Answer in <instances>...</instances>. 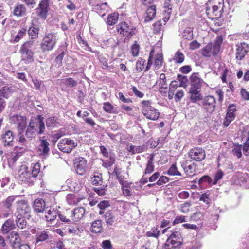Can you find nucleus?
I'll return each mask as SVG.
<instances>
[{
    "instance_id": "1",
    "label": "nucleus",
    "mask_w": 249,
    "mask_h": 249,
    "mask_svg": "<svg viewBox=\"0 0 249 249\" xmlns=\"http://www.w3.org/2000/svg\"><path fill=\"white\" fill-rule=\"evenodd\" d=\"M116 30L121 37L124 38V42H128L130 39L138 33L135 27L124 21L116 25Z\"/></svg>"
},
{
    "instance_id": "2",
    "label": "nucleus",
    "mask_w": 249,
    "mask_h": 249,
    "mask_svg": "<svg viewBox=\"0 0 249 249\" xmlns=\"http://www.w3.org/2000/svg\"><path fill=\"white\" fill-rule=\"evenodd\" d=\"M33 44V41H27L22 45L19 50L21 60L24 61L26 64L34 61V53L32 50Z\"/></svg>"
},
{
    "instance_id": "3",
    "label": "nucleus",
    "mask_w": 249,
    "mask_h": 249,
    "mask_svg": "<svg viewBox=\"0 0 249 249\" xmlns=\"http://www.w3.org/2000/svg\"><path fill=\"white\" fill-rule=\"evenodd\" d=\"M57 40L56 34L55 33L46 34L41 44V49L43 52L49 51L53 49Z\"/></svg>"
},
{
    "instance_id": "4",
    "label": "nucleus",
    "mask_w": 249,
    "mask_h": 249,
    "mask_svg": "<svg viewBox=\"0 0 249 249\" xmlns=\"http://www.w3.org/2000/svg\"><path fill=\"white\" fill-rule=\"evenodd\" d=\"M28 126L35 131L37 134H43L45 129L43 117L38 115L36 118L31 119Z\"/></svg>"
},
{
    "instance_id": "5",
    "label": "nucleus",
    "mask_w": 249,
    "mask_h": 249,
    "mask_svg": "<svg viewBox=\"0 0 249 249\" xmlns=\"http://www.w3.org/2000/svg\"><path fill=\"white\" fill-rule=\"evenodd\" d=\"M10 122L17 125L18 133L21 134L23 133L27 125L26 117L21 115L14 114L10 117Z\"/></svg>"
},
{
    "instance_id": "6",
    "label": "nucleus",
    "mask_w": 249,
    "mask_h": 249,
    "mask_svg": "<svg viewBox=\"0 0 249 249\" xmlns=\"http://www.w3.org/2000/svg\"><path fill=\"white\" fill-rule=\"evenodd\" d=\"M16 213L17 215H21L30 217L31 208L28 205L27 201L25 200H18L16 201Z\"/></svg>"
},
{
    "instance_id": "7",
    "label": "nucleus",
    "mask_w": 249,
    "mask_h": 249,
    "mask_svg": "<svg viewBox=\"0 0 249 249\" xmlns=\"http://www.w3.org/2000/svg\"><path fill=\"white\" fill-rule=\"evenodd\" d=\"M77 145V142L69 138H64L59 141L58 147L63 152L69 153Z\"/></svg>"
},
{
    "instance_id": "8",
    "label": "nucleus",
    "mask_w": 249,
    "mask_h": 249,
    "mask_svg": "<svg viewBox=\"0 0 249 249\" xmlns=\"http://www.w3.org/2000/svg\"><path fill=\"white\" fill-rule=\"evenodd\" d=\"M216 2L219 4V7L212 4L210 5L212 6L211 7H208V5L206 7V14L208 18L212 19H217L222 16V11L224 6L220 5L219 1H216Z\"/></svg>"
},
{
    "instance_id": "9",
    "label": "nucleus",
    "mask_w": 249,
    "mask_h": 249,
    "mask_svg": "<svg viewBox=\"0 0 249 249\" xmlns=\"http://www.w3.org/2000/svg\"><path fill=\"white\" fill-rule=\"evenodd\" d=\"M153 54L154 50H152L150 52L147 64L146 67H145L146 61L142 58H139L136 63V70L137 72H141L143 70L147 71L150 69L153 64Z\"/></svg>"
},
{
    "instance_id": "10",
    "label": "nucleus",
    "mask_w": 249,
    "mask_h": 249,
    "mask_svg": "<svg viewBox=\"0 0 249 249\" xmlns=\"http://www.w3.org/2000/svg\"><path fill=\"white\" fill-rule=\"evenodd\" d=\"M32 178L31 170L25 165H21L18 169V181L21 183H29Z\"/></svg>"
},
{
    "instance_id": "11",
    "label": "nucleus",
    "mask_w": 249,
    "mask_h": 249,
    "mask_svg": "<svg viewBox=\"0 0 249 249\" xmlns=\"http://www.w3.org/2000/svg\"><path fill=\"white\" fill-rule=\"evenodd\" d=\"M237 111V107L234 104H230L227 109L226 115L224 120L223 125L228 127L231 123L234 120L236 116L235 112Z\"/></svg>"
},
{
    "instance_id": "12",
    "label": "nucleus",
    "mask_w": 249,
    "mask_h": 249,
    "mask_svg": "<svg viewBox=\"0 0 249 249\" xmlns=\"http://www.w3.org/2000/svg\"><path fill=\"white\" fill-rule=\"evenodd\" d=\"M49 8V0H41L38 7L36 9V13L37 17L42 19L47 18Z\"/></svg>"
},
{
    "instance_id": "13",
    "label": "nucleus",
    "mask_w": 249,
    "mask_h": 249,
    "mask_svg": "<svg viewBox=\"0 0 249 249\" xmlns=\"http://www.w3.org/2000/svg\"><path fill=\"white\" fill-rule=\"evenodd\" d=\"M216 101L213 96L205 97L202 101L203 108L208 112L212 113L215 109Z\"/></svg>"
},
{
    "instance_id": "14",
    "label": "nucleus",
    "mask_w": 249,
    "mask_h": 249,
    "mask_svg": "<svg viewBox=\"0 0 249 249\" xmlns=\"http://www.w3.org/2000/svg\"><path fill=\"white\" fill-rule=\"evenodd\" d=\"M236 47V58L241 60L249 52V45L245 42H242L237 44Z\"/></svg>"
},
{
    "instance_id": "15",
    "label": "nucleus",
    "mask_w": 249,
    "mask_h": 249,
    "mask_svg": "<svg viewBox=\"0 0 249 249\" xmlns=\"http://www.w3.org/2000/svg\"><path fill=\"white\" fill-rule=\"evenodd\" d=\"M190 158L196 161H200L204 159L206 153L204 150L201 148L192 149L189 153Z\"/></svg>"
},
{
    "instance_id": "16",
    "label": "nucleus",
    "mask_w": 249,
    "mask_h": 249,
    "mask_svg": "<svg viewBox=\"0 0 249 249\" xmlns=\"http://www.w3.org/2000/svg\"><path fill=\"white\" fill-rule=\"evenodd\" d=\"M15 134L10 130L6 131L1 136V142L4 146H13Z\"/></svg>"
},
{
    "instance_id": "17",
    "label": "nucleus",
    "mask_w": 249,
    "mask_h": 249,
    "mask_svg": "<svg viewBox=\"0 0 249 249\" xmlns=\"http://www.w3.org/2000/svg\"><path fill=\"white\" fill-rule=\"evenodd\" d=\"M75 165L77 174L83 175L86 173L87 170V161L84 158H78L76 160Z\"/></svg>"
},
{
    "instance_id": "18",
    "label": "nucleus",
    "mask_w": 249,
    "mask_h": 249,
    "mask_svg": "<svg viewBox=\"0 0 249 249\" xmlns=\"http://www.w3.org/2000/svg\"><path fill=\"white\" fill-rule=\"evenodd\" d=\"M156 84L157 85L159 91L160 93H165L167 92L168 84L164 73L160 74L159 79L157 81Z\"/></svg>"
},
{
    "instance_id": "19",
    "label": "nucleus",
    "mask_w": 249,
    "mask_h": 249,
    "mask_svg": "<svg viewBox=\"0 0 249 249\" xmlns=\"http://www.w3.org/2000/svg\"><path fill=\"white\" fill-rule=\"evenodd\" d=\"M8 239L13 248H18L20 245L21 238L17 232L15 231L11 232L8 235Z\"/></svg>"
},
{
    "instance_id": "20",
    "label": "nucleus",
    "mask_w": 249,
    "mask_h": 249,
    "mask_svg": "<svg viewBox=\"0 0 249 249\" xmlns=\"http://www.w3.org/2000/svg\"><path fill=\"white\" fill-rule=\"evenodd\" d=\"M182 241V238L181 233L179 231L173 232L167 239V244L174 242L175 246H179Z\"/></svg>"
},
{
    "instance_id": "21",
    "label": "nucleus",
    "mask_w": 249,
    "mask_h": 249,
    "mask_svg": "<svg viewBox=\"0 0 249 249\" xmlns=\"http://www.w3.org/2000/svg\"><path fill=\"white\" fill-rule=\"evenodd\" d=\"M18 196H8L4 201L3 202V205L6 208L8 209V212L3 214L5 217H7L9 216L10 214L12 213L11 207L12 204L16 198Z\"/></svg>"
},
{
    "instance_id": "22",
    "label": "nucleus",
    "mask_w": 249,
    "mask_h": 249,
    "mask_svg": "<svg viewBox=\"0 0 249 249\" xmlns=\"http://www.w3.org/2000/svg\"><path fill=\"white\" fill-rule=\"evenodd\" d=\"M85 213V210L83 207H78L71 212L72 219L75 221H78L83 218Z\"/></svg>"
},
{
    "instance_id": "23",
    "label": "nucleus",
    "mask_w": 249,
    "mask_h": 249,
    "mask_svg": "<svg viewBox=\"0 0 249 249\" xmlns=\"http://www.w3.org/2000/svg\"><path fill=\"white\" fill-rule=\"evenodd\" d=\"M142 113L147 119L152 120H157L160 116V113L158 110L153 107H151L150 109L144 110Z\"/></svg>"
},
{
    "instance_id": "24",
    "label": "nucleus",
    "mask_w": 249,
    "mask_h": 249,
    "mask_svg": "<svg viewBox=\"0 0 249 249\" xmlns=\"http://www.w3.org/2000/svg\"><path fill=\"white\" fill-rule=\"evenodd\" d=\"M16 90V88L12 85H6L1 87L0 89V94L4 98H8Z\"/></svg>"
},
{
    "instance_id": "25",
    "label": "nucleus",
    "mask_w": 249,
    "mask_h": 249,
    "mask_svg": "<svg viewBox=\"0 0 249 249\" xmlns=\"http://www.w3.org/2000/svg\"><path fill=\"white\" fill-rule=\"evenodd\" d=\"M242 140L245 141L242 149L244 154L247 156L249 154V132L248 131L244 130L242 132Z\"/></svg>"
},
{
    "instance_id": "26",
    "label": "nucleus",
    "mask_w": 249,
    "mask_h": 249,
    "mask_svg": "<svg viewBox=\"0 0 249 249\" xmlns=\"http://www.w3.org/2000/svg\"><path fill=\"white\" fill-rule=\"evenodd\" d=\"M26 8L25 6L21 4H17L13 10V14L18 17H21L26 15Z\"/></svg>"
},
{
    "instance_id": "27",
    "label": "nucleus",
    "mask_w": 249,
    "mask_h": 249,
    "mask_svg": "<svg viewBox=\"0 0 249 249\" xmlns=\"http://www.w3.org/2000/svg\"><path fill=\"white\" fill-rule=\"evenodd\" d=\"M49 142L46 140L41 139L38 146V151L40 155H46L48 154L50 148Z\"/></svg>"
},
{
    "instance_id": "28",
    "label": "nucleus",
    "mask_w": 249,
    "mask_h": 249,
    "mask_svg": "<svg viewBox=\"0 0 249 249\" xmlns=\"http://www.w3.org/2000/svg\"><path fill=\"white\" fill-rule=\"evenodd\" d=\"M46 207L45 201L42 199H36L34 201L33 208L36 213H42Z\"/></svg>"
},
{
    "instance_id": "29",
    "label": "nucleus",
    "mask_w": 249,
    "mask_h": 249,
    "mask_svg": "<svg viewBox=\"0 0 249 249\" xmlns=\"http://www.w3.org/2000/svg\"><path fill=\"white\" fill-rule=\"evenodd\" d=\"M26 28L23 27L18 31L17 34L14 35V34H13L11 39V42L17 43L19 42L26 35Z\"/></svg>"
},
{
    "instance_id": "30",
    "label": "nucleus",
    "mask_w": 249,
    "mask_h": 249,
    "mask_svg": "<svg viewBox=\"0 0 249 249\" xmlns=\"http://www.w3.org/2000/svg\"><path fill=\"white\" fill-rule=\"evenodd\" d=\"M154 155L152 154L148 157V160L146 164V168L144 171V175L151 174L154 171Z\"/></svg>"
},
{
    "instance_id": "31",
    "label": "nucleus",
    "mask_w": 249,
    "mask_h": 249,
    "mask_svg": "<svg viewBox=\"0 0 249 249\" xmlns=\"http://www.w3.org/2000/svg\"><path fill=\"white\" fill-rule=\"evenodd\" d=\"M156 6L152 5L149 6L146 11V14L145 16V21L148 22L152 20L156 16Z\"/></svg>"
},
{
    "instance_id": "32",
    "label": "nucleus",
    "mask_w": 249,
    "mask_h": 249,
    "mask_svg": "<svg viewBox=\"0 0 249 249\" xmlns=\"http://www.w3.org/2000/svg\"><path fill=\"white\" fill-rule=\"evenodd\" d=\"M191 88L199 89L202 85L203 80L198 77L196 73H193L190 77Z\"/></svg>"
},
{
    "instance_id": "33",
    "label": "nucleus",
    "mask_w": 249,
    "mask_h": 249,
    "mask_svg": "<svg viewBox=\"0 0 249 249\" xmlns=\"http://www.w3.org/2000/svg\"><path fill=\"white\" fill-rule=\"evenodd\" d=\"M15 228V225L13 220L11 219L7 220L3 224L2 227V232L3 234H7L10 231L13 230Z\"/></svg>"
},
{
    "instance_id": "34",
    "label": "nucleus",
    "mask_w": 249,
    "mask_h": 249,
    "mask_svg": "<svg viewBox=\"0 0 249 249\" xmlns=\"http://www.w3.org/2000/svg\"><path fill=\"white\" fill-rule=\"evenodd\" d=\"M39 29L36 24L32 23V26L29 28L28 33L31 39H35L38 37Z\"/></svg>"
},
{
    "instance_id": "35",
    "label": "nucleus",
    "mask_w": 249,
    "mask_h": 249,
    "mask_svg": "<svg viewBox=\"0 0 249 249\" xmlns=\"http://www.w3.org/2000/svg\"><path fill=\"white\" fill-rule=\"evenodd\" d=\"M194 88H191L190 93L191 94L190 98L193 102H196L201 99L202 96L200 94V91Z\"/></svg>"
},
{
    "instance_id": "36",
    "label": "nucleus",
    "mask_w": 249,
    "mask_h": 249,
    "mask_svg": "<svg viewBox=\"0 0 249 249\" xmlns=\"http://www.w3.org/2000/svg\"><path fill=\"white\" fill-rule=\"evenodd\" d=\"M106 222L108 225H112L113 223L116 221V214L111 211H107L104 215Z\"/></svg>"
},
{
    "instance_id": "37",
    "label": "nucleus",
    "mask_w": 249,
    "mask_h": 249,
    "mask_svg": "<svg viewBox=\"0 0 249 249\" xmlns=\"http://www.w3.org/2000/svg\"><path fill=\"white\" fill-rule=\"evenodd\" d=\"M217 52L213 49L212 51V45L208 44L206 45L201 51V54L205 57H210L211 54L213 53L214 55H216Z\"/></svg>"
},
{
    "instance_id": "38",
    "label": "nucleus",
    "mask_w": 249,
    "mask_h": 249,
    "mask_svg": "<svg viewBox=\"0 0 249 249\" xmlns=\"http://www.w3.org/2000/svg\"><path fill=\"white\" fill-rule=\"evenodd\" d=\"M146 149L145 146L144 145L135 146L132 144H130L128 146L127 150L133 154L136 153H140L143 152Z\"/></svg>"
},
{
    "instance_id": "39",
    "label": "nucleus",
    "mask_w": 249,
    "mask_h": 249,
    "mask_svg": "<svg viewBox=\"0 0 249 249\" xmlns=\"http://www.w3.org/2000/svg\"><path fill=\"white\" fill-rule=\"evenodd\" d=\"M180 36L184 39L191 40L193 38V29L191 27H187L181 33Z\"/></svg>"
},
{
    "instance_id": "40",
    "label": "nucleus",
    "mask_w": 249,
    "mask_h": 249,
    "mask_svg": "<svg viewBox=\"0 0 249 249\" xmlns=\"http://www.w3.org/2000/svg\"><path fill=\"white\" fill-rule=\"evenodd\" d=\"M154 54L153 55V61H154V66L156 69L160 67L163 63V56L160 53L157 54L154 57Z\"/></svg>"
},
{
    "instance_id": "41",
    "label": "nucleus",
    "mask_w": 249,
    "mask_h": 249,
    "mask_svg": "<svg viewBox=\"0 0 249 249\" xmlns=\"http://www.w3.org/2000/svg\"><path fill=\"white\" fill-rule=\"evenodd\" d=\"M16 223L17 227L20 229H23L26 227L27 222L24 219L23 216L21 215H17Z\"/></svg>"
},
{
    "instance_id": "42",
    "label": "nucleus",
    "mask_w": 249,
    "mask_h": 249,
    "mask_svg": "<svg viewBox=\"0 0 249 249\" xmlns=\"http://www.w3.org/2000/svg\"><path fill=\"white\" fill-rule=\"evenodd\" d=\"M117 178L118 180L119 181L120 183L122 185V188L123 194L126 196H130L131 195V191L130 189H129L126 185V184L127 183L126 182L123 181L118 175L117 176Z\"/></svg>"
},
{
    "instance_id": "43",
    "label": "nucleus",
    "mask_w": 249,
    "mask_h": 249,
    "mask_svg": "<svg viewBox=\"0 0 249 249\" xmlns=\"http://www.w3.org/2000/svg\"><path fill=\"white\" fill-rule=\"evenodd\" d=\"M57 216V212L54 209L51 210H49L45 215L46 220L53 224V222L55 220Z\"/></svg>"
},
{
    "instance_id": "44",
    "label": "nucleus",
    "mask_w": 249,
    "mask_h": 249,
    "mask_svg": "<svg viewBox=\"0 0 249 249\" xmlns=\"http://www.w3.org/2000/svg\"><path fill=\"white\" fill-rule=\"evenodd\" d=\"M103 108L107 113L116 114L118 113L117 109L109 102H106L103 104Z\"/></svg>"
},
{
    "instance_id": "45",
    "label": "nucleus",
    "mask_w": 249,
    "mask_h": 249,
    "mask_svg": "<svg viewBox=\"0 0 249 249\" xmlns=\"http://www.w3.org/2000/svg\"><path fill=\"white\" fill-rule=\"evenodd\" d=\"M102 229V222L100 220L94 221L91 226L92 232L94 233H99L101 232Z\"/></svg>"
},
{
    "instance_id": "46",
    "label": "nucleus",
    "mask_w": 249,
    "mask_h": 249,
    "mask_svg": "<svg viewBox=\"0 0 249 249\" xmlns=\"http://www.w3.org/2000/svg\"><path fill=\"white\" fill-rule=\"evenodd\" d=\"M57 118L56 117H51L46 119V126L48 128H53L57 125Z\"/></svg>"
},
{
    "instance_id": "47",
    "label": "nucleus",
    "mask_w": 249,
    "mask_h": 249,
    "mask_svg": "<svg viewBox=\"0 0 249 249\" xmlns=\"http://www.w3.org/2000/svg\"><path fill=\"white\" fill-rule=\"evenodd\" d=\"M91 182L93 185H101L102 182V176L101 173H96L91 177Z\"/></svg>"
},
{
    "instance_id": "48",
    "label": "nucleus",
    "mask_w": 249,
    "mask_h": 249,
    "mask_svg": "<svg viewBox=\"0 0 249 249\" xmlns=\"http://www.w3.org/2000/svg\"><path fill=\"white\" fill-rule=\"evenodd\" d=\"M66 200L70 205L77 204L80 201L79 198H77L74 195L72 194H69L67 196Z\"/></svg>"
},
{
    "instance_id": "49",
    "label": "nucleus",
    "mask_w": 249,
    "mask_h": 249,
    "mask_svg": "<svg viewBox=\"0 0 249 249\" xmlns=\"http://www.w3.org/2000/svg\"><path fill=\"white\" fill-rule=\"evenodd\" d=\"M183 168L187 175L191 176L195 174L196 165L194 163L186 165Z\"/></svg>"
},
{
    "instance_id": "50",
    "label": "nucleus",
    "mask_w": 249,
    "mask_h": 249,
    "mask_svg": "<svg viewBox=\"0 0 249 249\" xmlns=\"http://www.w3.org/2000/svg\"><path fill=\"white\" fill-rule=\"evenodd\" d=\"M119 15L116 13H113L109 15L107 18V23L110 25L115 24L118 21Z\"/></svg>"
},
{
    "instance_id": "51",
    "label": "nucleus",
    "mask_w": 249,
    "mask_h": 249,
    "mask_svg": "<svg viewBox=\"0 0 249 249\" xmlns=\"http://www.w3.org/2000/svg\"><path fill=\"white\" fill-rule=\"evenodd\" d=\"M36 236L37 237V242H41L45 241L48 238V234L47 231H43L38 232Z\"/></svg>"
},
{
    "instance_id": "52",
    "label": "nucleus",
    "mask_w": 249,
    "mask_h": 249,
    "mask_svg": "<svg viewBox=\"0 0 249 249\" xmlns=\"http://www.w3.org/2000/svg\"><path fill=\"white\" fill-rule=\"evenodd\" d=\"M63 83L66 86L69 87H73L77 85V82L71 78L63 79Z\"/></svg>"
},
{
    "instance_id": "53",
    "label": "nucleus",
    "mask_w": 249,
    "mask_h": 249,
    "mask_svg": "<svg viewBox=\"0 0 249 249\" xmlns=\"http://www.w3.org/2000/svg\"><path fill=\"white\" fill-rule=\"evenodd\" d=\"M40 172V165L36 163L32 167L31 174L32 178H36Z\"/></svg>"
},
{
    "instance_id": "54",
    "label": "nucleus",
    "mask_w": 249,
    "mask_h": 249,
    "mask_svg": "<svg viewBox=\"0 0 249 249\" xmlns=\"http://www.w3.org/2000/svg\"><path fill=\"white\" fill-rule=\"evenodd\" d=\"M174 60L177 63H182L184 60L183 54L179 51H177L175 53Z\"/></svg>"
},
{
    "instance_id": "55",
    "label": "nucleus",
    "mask_w": 249,
    "mask_h": 249,
    "mask_svg": "<svg viewBox=\"0 0 249 249\" xmlns=\"http://www.w3.org/2000/svg\"><path fill=\"white\" fill-rule=\"evenodd\" d=\"M242 147L241 145H237L234 147L232 150V154L236 156L238 158L242 157Z\"/></svg>"
},
{
    "instance_id": "56",
    "label": "nucleus",
    "mask_w": 249,
    "mask_h": 249,
    "mask_svg": "<svg viewBox=\"0 0 249 249\" xmlns=\"http://www.w3.org/2000/svg\"><path fill=\"white\" fill-rule=\"evenodd\" d=\"M167 173L171 176H180L181 175L179 172L177 170L175 164H173L168 170Z\"/></svg>"
},
{
    "instance_id": "57",
    "label": "nucleus",
    "mask_w": 249,
    "mask_h": 249,
    "mask_svg": "<svg viewBox=\"0 0 249 249\" xmlns=\"http://www.w3.org/2000/svg\"><path fill=\"white\" fill-rule=\"evenodd\" d=\"M67 231L69 233H71L76 235L79 234L81 232L80 229L76 225H74V226H72L71 227H69L67 228Z\"/></svg>"
},
{
    "instance_id": "58",
    "label": "nucleus",
    "mask_w": 249,
    "mask_h": 249,
    "mask_svg": "<svg viewBox=\"0 0 249 249\" xmlns=\"http://www.w3.org/2000/svg\"><path fill=\"white\" fill-rule=\"evenodd\" d=\"M160 234V231L156 228H153L146 233L148 237H154L157 238Z\"/></svg>"
},
{
    "instance_id": "59",
    "label": "nucleus",
    "mask_w": 249,
    "mask_h": 249,
    "mask_svg": "<svg viewBox=\"0 0 249 249\" xmlns=\"http://www.w3.org/2000/svg\"><path fill=\"white\" fill-rule=\"evenodd\" d=\"M223 39L221 36H218L216 37V39L214 45L213 47V49L218 52L220 49V47L222 43Z\"/></svg>"
},
{
    "instance_id": "60",
    "label": "nucleus",
    "mask_w": 249,
    "mask_h": 249,
    "mask_svg": "<svg viewBox=\"0 0 249 249\" xmlns=\"http://www.w3.org/2000/svg\"><path fill=\"white\" fill-rule=\"evenodd\" d=\"M163 8L164 9L163 10V12H168V13H171L172 6L171 4V0H166L163 4Z\"/></svg>"
},
{
    "instance_id": "61",
    "label": "nucleus",
    "mask_w": 249,
    "mask_h": 249,
    "mask_svg": "<svg viewBox=\"0 0 249 249\" xmlns=\"http://www.w3.org/2000/svg\"><path fill=\"white\" fill-rule=\"evenodd\" d=\"M169 181V178L166 176H161L160 177H159V178L156 182V184L159 186L162 185Z\"/></svg>"
},
{
    "instance_id": "62",
    "label": "nucleus",
    "mask_w": 249,
    "mask_h": 249,
    "mask_svg": "<svg viewBox=\"0 0 249 249\" xmlns=\"http://www.w3.org/2000/svg\"><path fill=\"white\" fill-rule=\"evenodd\" d=\"M117 97L122 102L126 103H130L132 102V100L129 98H126L124 97V95L122 92H119L117 95Z\"/></svg>"
},
{
    "instance_id": "63",
    "label": "nucleus",
    "mask_w": 249,
    "mask_h": 249,
    "mask_svg": "<svg viewBox=\"0 0 249 249\" xmlns=\"http://www.w3.org/2000/svg\"><path fill=\"white\" fill-rule=\"evenodd\" d=\"M101 246L104 249H112V245L109 240L103 241Z\"/></svg>"
},
{
    "instance_id": "64",
    "label": "nucleus",
    "mask_w": 249,
    "mask_h": 249,
    "mask_svg": "<svg viewBox=\"0 0 249 249\" xmlns=\"http://www.w3.org/2000/svg\"><path fill=\"white\" fill-rule=\"evenodd\" d=\"M211 182V178L208 176H203L198 180V183L199 185H202L204 183H210Z\"/></svg>"
}]
</instances>
